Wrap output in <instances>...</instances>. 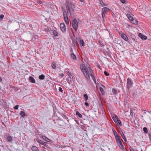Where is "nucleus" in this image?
<instances>
[{
  "label": "nucleus",
  "mask_w": 151,
  "mask_h": 151,
  "mask_svg": "<svg viewBox=\"0 0 151 151\" xmlns=\"http://www.w3.org/2000/svg\"><path fill=\"white\" fill-rule=\"evenodd\" d=\"M80 68L86 78L87 79H90L89 76L90 75L93 78V81L96 83V79L93 75L92 70L89 67H86L85 65L82 64L80 65Z\"/></svg>",
  "instance_id": "nucleus-1"
},
{
  "label": "nucleus",
  "mask_w": 151,
  "mask_h": 151,
  "mask_svg": "<svg viewBox=\"0 0 151 151\" xmlns=\"http://www.w3.org/2000/svg\"><path fill=\"white\" fill-rule=\"evenodd\" d=\"M69 5H70V8L73 9L75 8L74 5L71 2H69L68 1H66V7L67 9V11L68 14L69 13L70 14V9Z\"/></svg>",
  "instance_id": "nucleus-2"
},
{
  "label": "nucleus",
  "mask_w": 151,
  "mask_h": 151,
  "mask_svg": "<svg viewBox=\"0 0 151 151\" xmlns=\"http://www.w3.org/2000/svg\"><path fill=\"white\" fill-rule=\"evenodd\" d=\"M63 12L65 22L67 24H68L69 21L67 13L65 9H63Z\"/></svg>",
  "instance_id": "nucleus-3"
},
{
  "label": "nucleus",
  "mask_w": 151,
  "mask_h": 151,
  "mask_svg": "<svg viewBox=\"0 0 151 151\" xmlns=\"http://www.w3.org/2000/svg\"><path fill=\"white\" fill-rule=\"evenodd\" d=\"M72 25L75 31H76L78 27V23L76 19H73L72 23Z\"/></svg>",
  "instance_id": "nucleus-4"
},
{
  "label": "nucleus",
  "mask_w": 151,
  "mask_h": 151,
  "mask_svg": "<svg viewBox=\"0 0 151 151\" xmlns=\"http://www.w3.org/2000/svg\"><path fill=\"white\" fill-rule=\"evenodd\" d=\"M110 9L107 7H103L101 11L102 17L104 18L105 16V14H107V12Z\"/></svg>",
  "instance_id": "nucleus-5"
},
{
  "label": "nucleus",
  "mask_w": 151,
  "mask_h": 151,
  "mask_svg": "<svg viewBox=\"0 0 151 151\" xmlns=\"http://www.w3.org/2000/svg\"><path fill=\"white\" fill-rule=\"evenodd\" d=\"M133 83L132 82L131 80L129 78H128L127 80V88L129 89L132 87Z\"/></svg>",
  "instance_id": "nucleus-6"
},
{
  "label": "nucleus",
  "mask_w": 151,
  "mask_h": 151,
  "mask_svg": "<svg viewBox=\"0 0 151 151\" xmlns=\"http://www.w3.org/2000/svg\"><path fill=\"white\" fill-rule=\"evenodd\" d=\"M119 35L121 37L126 41H128L129 39L126 34L123 33H119Z\"/></svg>",
  "instance_id": "nucleus-7"
},
{
  "label": "nucleus",
  "mask_w": 151,
  "mask_h": 151,
  "mask_svg": "<svg viewBox=\"0 0 151 151\" xmlns=\"http://www.w3.org/2000/svg\"><path fill=\"white\" fill-rule=\"evenodd\" d=\"M60 27L61 31L64 32L66 31V27L64 23H61L60 24Z\"/></svg>",
  "instance_id": "nucleus-8"
},
{
  "label": "nucleus",
  "mask_w": 151,
  "mask_h": 151,
  "mask_svg": "<svg viewBox=\"0 0 151 151\" xmlns=\"http://www.w3.org/2000/svg\"><path fill=\"white\" fill-rule=\"evenodd\" d=\"M138 36L142 40H146L147 38L146 36L144 35L141 33H139Z\"/></svg>",
  "instance_id": "nucleus-9"
},
{
  "label": "nucleus",
  "mask_w": 151,
  "mask_h": 151,
  "mask_svg": "<svg viewBox=\"0 0 151 151\" xmlns=\"http://www.w3.org/2000/svg\"><path fill=\"white\" fill-rule=\"evenodd\" d=\"M129 20L132 23L136 25L138 24L137 21L136 19L133 18V17L132 19H131V20Z\"/></svg>",
  "instance_id": "nucleus-10"
},
{
  "label": "nucleus",
  "mask_w": 151,
  "mask_h": 151,
  "mask_svg": "<svg viewBox=\"0 0 151 151\" xmlns=\"http://www.w3.org/2000/svg\"><path fill=\"white\" fill-rule=\"evenodd\" d=\"M38 36L37 35H35L31 39V41H37L38 40Z\"/></svg>",
  "instance_id": "nucleus-11"
},
{
  "label": "nucleus",
  "mask_w": 151,
  "mask_h": 151,
  "mask_svg": "<svg viewBox=\"0 0 151 151\" xmlns=\"http://www.w3.org/2000/svg\"><path fill=\"white\" fill-rule=\"evenodd\" d=\"M42 138L46 141L49 142H52V140H51L47 138L45 136H42Z\"/></svg>",
  "instance_id": "nucleus-12"
},
{
  "label": "nucleus",
  "mask_w": 151,
  "mask_h": 151,
  "mask_svg": "<svg viewBox=\"0 0 151 151\" xmlns=\"http://www.w3.org/2000/svg\"><path fill=\"white\" fill-rule=\"evenodd\" d=\"M6 139L8 142H11L13 140V137L10 135H8L7 136Z\"/></svg>",
  "instance_id": "nucleus-13"
},
{
  "label": "nucleus",
  "mask_w": 151,
  "mask_h": 151,
  "mask_svg": "<svg viewBox=\"0 0 151 151\" xmlns=\"http://www.w3.org/2000/svg\"><path fill=\"white\" fill-rule=\"evenodd\" d=\"M37 141L39 143H40L42 145H43L44 146H45L46 145V143L45 142H44L43 141H42L41 140L38 139H37Z\"/></svg>",
  "instance_id": "nucleus-14"
},
{
  "label": "nucleus",
  "mask_w": 151,
  "mask_h": 151,
  "mask_svg": "<svg viewBox=\"0 0 151 151\" xmlns=\"http://www.w3.org/2000/svg\"><path fill=\"white\" fill-rule=\"evenodd\" d=\"M115 137L116 141L121 139V137L117 133L115 132Z\"/></svg>",
  "instance_id": "nucleus-15"
},
{
  "label": "nucleus",
  "mask_w": 151,
  "mask_h": 151,
  "mask_svg": "<svg viewBox=\"0 0 151 151\" xmlns=\"http://www.w3.org/2000/svg\"><path fill=\"white\" fill-rule=\"evenodd\" d=\"M31 149L33 151H39L38 148L35 146H32L31 148Z\"/></svg>",
  "instance_id": "nucleus-16"
},
{
  "label": "nucleus",
  "mask_w": 151,
  "mask_h": 151,
  "mask_svg": "<svg viewBox=\"0 0 151 151\" xmlns=\"http://www.w3.org/2000/svg\"><path fill=\"white\" fill-rule=\"evenodd\" d=\"M29 81L32 83H35V80L34 79V78L30 76L29 78Z\"/></svg>",
  "instance_id": "nucleus-17"
},
{
  "label": "nucleus",
  "mask_w": 151,
  "mask_h": 151,
  "mask_svg": "<svg viewBox=\"0 0 151 151\" xmlns=\"http://www.w3.org/2000/svg\"><path fill=\"white\" fill-rule=\"evenodd\" d=\"M100 3L102 6H108L107 4L103 3L102 0H99Z\"/></svg>",
  "instance_id": "nucleus-18"
},
{
  "label": "nucleus",
  "mask_w": 151,
  "mask_h": 151,
  "mask_svg": "<svg viewBox=\"0 0 151 151\" xmlns=\"http://www.w3.org/2000/svg\"><path fill=\"white\" fill-rule=\"evenodd\" d=\"M80 44L82 46H84L85 45V43L83 40H81L80 41Z\"/></svg>",
  "instance_id": "nucleus-19"
},
{
  "label": "nucleus",
  "mask_w": 151,
  "mask_h": 151,
  "mask_svg": "<svg viewBox=\"0 0 151 151\" xmlns=\"http://www.w3.org/2000/svg\"><path fill=\"white\" fill-rule=\"evenodd\" d=\"M99 89L100 90V92H101L102 94V95H104L105 94V92L104 91L103 89L101 87H100L99 88Z\"/></svg>",
  "instance_id": "nucleus-20"
},
{
  "label": "nucleus",
  "mask_w": 151,
  "mask_h": 151,
  "mask_svg": "<svg viewBox=\"0 0 151 151\" xmlns=\"http://www.w3.org/2000/svg\"><path fill=\"white\" fill-rule=\"evenodd\" d=\"M20 115L22 117H23L26 116V114L25 112L23 111H21L20 113Z\"/></svg>",
  "instance_id": "nucleus-21"
},
{
  "label": "nucleus",
  "mask_w": 151,
  "mask_h": 151,
  "mask_svg": "<svg viewBox=\"0 0 151 151\" xmlns=\"http://www.w3.org/2000/svg\"><path fill=\"white\" fill-rule=\"evenodd\" d=\"M121 135L122 138L124 140V141L125 142L127 141V139L126 138V137H125V135H124V134L123 132L122 133H121Z\"/></svg>",
  "instance_id": "nucleus-22"
},
{
  "label": "nucleus",
  "mask_w": 151,
  "mask_h": 151,
  "mask_svg": "<svg viewBox=\"0 0 151 151\" xmlns=\"http://www.w3.org/2000/svg\"><path fill=\"white\" fill-rule=\"evenodd\" d=\"M51 66L53 69H55L56 66V64L55 62H53L52 63Z\"/></svg>",
  "instance_id": "nucleus-23"
},
{
  "label": "nucleus",
  "mask_w": 151,
  "mask_h": 151,
  "mask_svg": "<svg viewBox=\"0 0 151 151\" xmlns=\"http://www.w3.org/2000/svg\"><path fill=\"white\" fill-rule=\"evenodd\" d=\"M113 120L114 121H115L116 120L118 119L119 118L116 115H114L112 117Z\"/></svg>",
  "instance_id": "nucleus-24"
},
{
  "label": "nucleus",
  "mask_w": 151,
  "mask_h": 151,
  "mask_svg": "<svg viewBox=\"0 0 151 151\" xmlns=\"http://www.w3.org/2000/svg\"><path fill=\"white\" fill-rule=\"evenodd\" d=\"M45 76L44 75L42 74L39 76V78L40 80H43L44 79Z\"/></svg>",
  "instance_id": "nucleus-25"
},
{
  "label": "nucleus",
  "mask_w": 151,
  "mask_h": 151,
  "mask_svg": "<svg viewBox=\"0 0 151 151\" xmlns=\"http://www.w3.org/2000/svg\"><path fill=\"white\" fill-rule=\"evenodd\" d=\"M119 146V148L122 150H123L124 149V147L122 144V143H120L118 145Z\"/></svg>",
  "instance_id": "nucleus-26"
},
{
  "label": "nucleus",
  "mask_w": 151,
  "mask_h": 151,
  "mask_svg": "<svg viewBox=\"0 0 151 151\" xmlns=\"http://www.w3.org/2000/svg\"><path fill=\"white\" fill-rule=\"evenodd\" d=\"M127 17L129 20H131V19H132V17L130 16V15L129 14H127Z\"/></svg>",
  "instance_id": "nucleus-27"
},
{
  "label": "nucleus",
  "mask_w": 151,
  "mask_h": 151,
  "mask_svg": "<svg viewBox=\"0 0 151 151\" xmlns=\"http://www.w3.org/2000/svg\"><path fill=\"white\" fill-rule=\"evenodd\" d=\"M76 114L78 116H79V117L80 118L82 117V115H81V114L78 111H76Z\"/></svg>",
  "instance_id": "nucleus-28"
},
{
  "label": "nucleus",
  "mask_w": 151,
  "mask_h": 151,
  "mask_svg": "<svg viewBox=\"0 0 151 151\" xmlns=\"http://www.w3.org/2000/svg\"><path fill=\"white\" fill-rule=\"evenodd\" d=\"M84 97L85 100V101H86L88 99V96L86 94H85L84 95Z\"/></svg>",
  "instance_id": "nucleus-29"
},
{
  "label": "nucleus",
  "mask_w": 151,
  "mask_h": 151,
  "mask_svg": "<svg viewBox=\"0 0 151 151\" xmlns=\"http://www.w3.org/2000/svg\"><path fill=\"white\" fill-rule=\"evenodd\" d=\"M143 130L144 132L146 133H147L148 132V130L147 128L146 127H144L143 128Z\"/></svg>",
  "instance_id": "nucleus-30"
},
{
  "label": "nucleus",
  "mask_w": 151,
  "mask_h": 151,
  "mask_svg": "<svg viewBox=\"0 0 151 151\" xmlns=\"http://www.w3.org/2000/svg\"><path fill=\"white\" fill-rule=\"evenodd\" d=\"M71 57L73 59H76V57L75 54H74L72 53L71 55Z\"/></svg>",
  "instance_id": "nucleus-31"
},
{
  "label": "nucleus",
  "mask_w": 151,
  "mask_h": 151,
  "mask_svg": "<svg viewBox=\"0 0 151 151\" xmlns=\"http://www.w3.org/2000/svg\"><path fill=\"white\" fill-rule=\"evenodd\" d=\"M53 34L55 36H58V33L55 31H53Z\"/></svg>",
  "instance_id": "nucleus-32"
},
{
  "label": "nucleus",
  "mask_w": 151,
  "mask_h": 151,
  "mask_svg": "<svg viewBox=\"0 0 151 151\" xmlns=\"http://www.w3.org/2000/svg\"><path fill=\"white\" fill-rule=\"evenodd\" d=\"M133 110L134 109H131L130 111V114L131 116H132L134 114Z\"/></svg>",
  "instance_id": "nucleus-33"
},
{
  "label": "nucleus",
  "mask_w": 151,
  "mask_h": 151,
  "mask_svg": "<svg viewBox=\"0 0 151 151\" xmlns=\"http://www.w3.org/2000/svg\"><path fill=\"white\" fill-rule=\"evenodd\" d=\"M122 140V139H121L119 140H116V142L117 143V144L118 145H119V144L122 143V142H121Z\"/></svg>",
  "instance_id": "nucleus-34"
},
{
  "label": "nucleus",
  "mask_w": 151,
  "mask_h": 151,
  "mask_svg": "<svg viewBox=\"0 0 151 151\" xmlns=\"http://www.w3.org/2000/svg\"><path fill=\"white\" fill-rule=\"evenodd\" d=\"M112 92L114 94H116V90L115 89H112Z\"/></svg>",
  "instance_id": "nucleus-35"
},
{
  "label": "nucleus",
  "mask_w": 151,
  "mask_h": 151,
  "mask_svg": "<svg viewBox=\"0 0 151 151\" xmlns=\"http://www.w3.org/2000/svg\"><path fill=\"white\" fill-rule=\"evenodd\" d=\"M104 73L105 75L106 76H108L109 75V74L106 71H104Z\"/></svg>",
  "instance_id": "nucleus-36"
},
{
  "label": "nucleus",
  "mask_w": 151,
  "mask_h": 151,
  "mask_svg": "<svg viewBox=\"0 0 151 151\" xmlns=\"http://www.w3.org/2000/svg\"><path fill=\"white\" fill-rule=\"evenodd\" d=\"M118 123L120 125H121V121L119 120V119L117 120Z\"/></svg>",
  "instance_id": "nucleus-37"
},
{
  "label": "nucleus",
  "mask_w": 151,
  "mask_h": 151,
  "mask_svg": "<svg viewBox=\"0 0 151 151\" xmlns=\"http://www.w3.org/2000/svg\"><path fill=\"white\" fill-rule=\"evenodd\" d=\"M19 107V105H16L14 107V109H18V107Z\"/></svg>",
  "instance_id": "nucleus-38"
},
{
  "label": "nucleus",
  "mask_w": 151,
  "mask_h": 151,
  "mask_svg": "<svg viewBox=\"0 0 151 151\" xmlns=\"http://www.w3.org/2000/svg\"><path fill=\"white\" fill-rule=\"evenodd\" d=\"M4 16L3 14H1L0 16V19H2L4 17Z\"/></svg>",
  "instance_id": "nucleus-39"
},
{
  "label": "nucleus",
  "mask_w": 151,
  "mask_h": 151,
  "mask_svg": "<svg viewBox=\"0 0 151 151\" xmlns=\"http://www.w3.org/2000/svg\"><path fill=\"white\" fill-rule=\"evenodd\" d=\"M66 72L68 75H70V73H71L69 71H68V70H66Z\"/></svg>",
  "instance_id": "nucleus-40"
},
{
  "label": "nucleus",
  "mask_w": 151,
  "mask_h": 151,
  "mask_svg": "<svg viewBox=\"0 0 151 151\" xmlns=\"http://www.w3.org/2000/svg\"><path fill=\"white\" fill-rule=\"evenodd\" d=\"M58 90L60 92H62L63 91V90L62 88L60 87H59Z\"/></svg>",
  "instance_id": "nucleus-41"
},
{
  "label": "nucleus",
  "mask_w": 151,
  "mask_h": 151,
  "mask_svg": "<svg viewBox=\"0 0 151 151\" xmlns=\"http://www.w3.org/2000/svg\"><path fill=\"white\" fill-rule=\"evenodd\" d=\"M37 2L38 4H44L41 1L37 0Z\"/></svg>",
  "instance_id": "nucleus-42"
},
{
  "label": "nucleus",
  "mask_w": 151,
  "mask_h": 151,
  "mask_svg": "<svg viewBox=\"0 0 151 151\" xmlns=\"http://www.w3.org/2000/svg\"><path fill=\"white\" fill-rule=\"evenodd\" d=\"M120 1L123 4L125 2V0H120Z\"/></svg>",
  "instance_id": "nucleus-43"
},
{
  "label": "nucleus",
  "mask_w": 151,
  "mask_h": 151,
  "mask_svg": "<svg viewBox=\"0 0 151 151\" xmlns=\"http://www.w3.org/2000/svg\"><path fill=\"white\" fill-rule=\"evenodd\" d=\"M85 105H86V106H89V104H88V103L86 102L85 103Z\"/></svg>",
  "instance_id": "nucleus-44"
},
{
  "label": "nucleus",
  "mask_w": 151,
  "mask_h": 151,
  "mask_svg": "<svg viewBox=\"0 0 151 151\" xmlns=\"http://www.w3.org/2000/svg\"><path fill=\"white\" fill-rule=\"evenodd\" d=\"M69 76V78L70 79H71V77H73V76H72L71 75V73H70V75H68Z\"/></svg>",
  "instance_id": "nucleus-45"
},
{
  "label": "nucleus",
  "mask_w": 151,
  "mask_h": 151,
  "mask_svg": "<svg viewBox=\"0 0 151 151\" xmlns=\"http://www.w3.org/2000/svg\"><path fill=\"white\" fill-rule=\"evenodd\" d=\"M112 131H113V133H114V135H115V133H117L113 129H112Z\"/></svg>",
  "instance_id": "nucleus-46"
},
{
  "label": "nucleus",
  "mask_w": 151,
  "mask_h": 151,
  "mask_svg": "<svg viewBox=\"0 0 151 151\" xmlns=\"http://www.w3.org/2000/svg\"><path fill=\"white\" fill-rule=\"evenodd\" d=\"M149 138L150 142H151V135H149Z\"/></svg>",
  "instance_id": "nucleus-47"
},
{
  "label": "nucleus",
  "mask_w": 151,
  "mask_h": 151,
  "mask_svg": "<svg viewBox=\"0 0 151 151\" xmlns=\"http://www.w3.org/2000/svg\"><path fill=\"white\" fill-rule=\"evenodd\" d=\"M60 76L62 77H63L64 76V74L62 73L60 74Z\"/></svg>",
  "instance_id": "nucleus-48"
},
{
  "label": "nucleus",
  "mask_w": 151,
  "mask_h": 151,
  "mask_svg": "<svg viewBox=\"0 0 151 151\" xmlns=\"http://www.w3.org/2000/svg\"><path fill=\"white\" fill-rule=\"evenodd\" d=\"M80 1L81 2H84L85 0H80Z\"/></svg>",
  "instance_id": "nucleus-49"
},
{
  "label": "nucleus",
  "mask_w": 151,
  "mask_h": 151,
  "mask_svg": "<svg viewBox=\"0 0 151 151\" xmlns=\"http://www.w3.org/2000/svg\"><path fill=\"white\" fill-rule=\"evenodd\" d=\"M67 82H68V83H70V81H69L68 79L67 80Z\"/></svg>",
  "instance_id": "nucleus-50"
},
{
  "label": "nucleus",
  "mask_w": 151,
  "mask_h": 151,
  "mask_svg": "<svg viewBox=\"0 0 151 151\" xmlns=\"http://www.w3.org/2000/svg\"><path fill=\"white\" fill-rule=\"evenodd\" d=\"M66 147V146H63L62 147H63V148H64V147Z\"/></svg>",
  "instance_id": "nucleus-51"
},
{
  "label": "nucleus",
  "mask_w": 151,
  "mask_h": 151,
  "mask_svg": "<svg viewBox=\"0 0 151 151\" xmlns=\"http://www.w3.org/2000/svg\"><path fill=\"white\" fill-rule=\"evenodd\" d=\"M102 86H103L104 87V88H105V86H103V85H102Z\"/></svg>",
  "instance_id": "nucleus-52"
},
{
  "label": "nucleus",
  "mask_w": 151,
  "mask_h": 151,
  "mask_svg": "<svg viewBox=\"0 0 151 151\" xmlns=\"http://www.w3.org/2000/svg\"><path fill=\"white\" fill-rule=\"evenodd\" d=\"M69 6L70 7V5H69Z\"/></svg>",
  "instance_id": "nucleus-53"
},
{
  "label": "nucleus",
  "mask_w": 151,
  "mask_h": 151,
  "mask_svg": "<svg viewBox=\"0 0 151 151\" xmlns=\"http://www.w3.org/2000/svg\"><path fill=\"white\" fill-rule=\"evenodd\" d=\"M45 151H46L45 150Z\"/></svg>",
  "instance_id": "nucleus-54"
}]
</instances>
